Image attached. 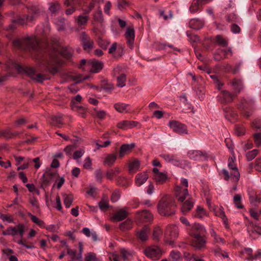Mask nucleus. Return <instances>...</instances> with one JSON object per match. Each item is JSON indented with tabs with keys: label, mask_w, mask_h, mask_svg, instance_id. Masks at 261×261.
<instances>
[{
	"label": "nucleus",
	"mask_w": 261,
	"mask_h": 261,
	"mask_svg": "<svg viewBox=\"0 0 261 261\" xmlns=\"http://www.w3.org/2000/svg\"><path fill=\"white\" fill-rule=\"evenodd\" d=\"M89 17L88 16L80 15L74 17V19L76 24L81 27L85 25L88 20Z\"/></svg>",
	"instance_id": "26"
},
{
	"label": "nucleus",
	"mask_w": 261,
	"mask_h": 261,
	"mask_svg": "<svg viewBox=\"0 0 261 261\" xmlns=\"http://www.w3.org/2000/svg\"><path fill=\"white\" fill-rule=\"evenodd\" d=\"M117 86L119 87H123L125 86L126 75L124 74H121L117 79Z\"/></svg>",
	"instance_id": "45"
},
{
	"label": "nucleus",
	"mask_w": 261,
	"mask_h": 261,
	"mask_svg": "<svg viewBox=\"0 0 261 261\" xmlns=\"http://www.w3.org/2000/svg\"><path fill=\"white\" fill-rule=\"evenodd\" d=\"M84 152H85V151L83 149H80V150L75 151L73 154V159L75 160H78L79 159H80L83 155Z\"/></svg>",
	"instance_id": "63"
},
{
	"label": "nucleus",
	"mask_w": 261,
	"mask_h": 261,
	"mask_svg": "<svg viewBox=\"0 0 261 261\" xmlns=\"http://www.w3.org/2000/svg\"><path fill=\"white\" fill-rule=\"evenodd\" d=\"M180 181L181 185L177 186L175 188V196L178 201L183 202L189 195L187 189L188 181L186 178H181Z\"/></svg>",
	"instance_id": "4"
},
{
	"label": "nucleus",
	"mask_w": 261,
	"mask_h": 261,
	"mask_svg": "<svg viewBox=\"0 0 261 261\" xmlns=\"http://www.w3.org/2000/svg\"><path fill=\"white\" fill-rule=\"evenodd\" d=\"M254 142L257 146L261 145V133H256L254 135Z\"/></svg>",
	"instance_id": "64"
},
{
	"label": "nucleus",
	"mask_w": 261,
	"mask_h": 261,
	"mask_svg": "<svg viewBox=\"0 0 261 261\" xmlns=\"http://www.w3.org/2000/svg\"><path fill=\"white\" fill-rule=\"evenodd\" d=\"M178 228L176 225H168L164 233L165 242L170 245H173L175 240L178 236Z\"/></svg>",
	"instance_id": "2"
},
{
	"label": "nucleus",
	"mask_w": 261,
	"mask_h": 261,
	"mask_svg": "<svg viewBox=\"0 0 261 261\" xmlns=\"http://www.w3.org/2000/svg\"><path fill=\"white\" fill-rule=\"evenodd\" d=\"M64 203L67 208H69L72 203L73 197L71 194H64Z\"/></svg>",
	"instance_id": "40"
},
{
	"label": "nucleus",
	"mask_w": 261,
	"mask_h": 261,
	"mask_svg": "<svg viewBox=\"0 0 261 261\" xmlns=\"http://www.w3.org/2000/svg\"><path fill=\"white\" fill-rule=\"evenodd\" d=\"M191 241V246L195 250H201L205 248L206 240L203 235L192 237Z\"/></svg>",
	"instance_id": "10"
},
{
	"label": "nucleus",
	"mask_w": 261,
	"mask_h": 261,
	"mask_svg": "<svg viewBox=\"0 0 261 261\" xmlns=\"http://www.w3.org/2000/svg\"><path fill=\"white\" fill-rule=\"evenodd\" d=\"M232 86L236 92H239L243 88L242 82L240 80L234 79L232 82Z\"/></svg>",
	"instance_id": "35"
},
{
	"label": "nucleus",
	"mask_w": 261,
	"mask_h": 261,
	"mask_svg": "<svg viewBox=\"0 0 261 261\" xmlns=\"http://www.w3.org/2000/svg\"><path fill=\"white\" fill-rule=\"evenodd\" d=\"M194 201L192 199H189L186 201L181 206L182 213L188 212L194 206Z\"/></svg>",
	"instance_id": "28"
},
{
	"label": "nucleus",
	"mask_w": 261,
	"mask_h": 261,
	"mask_svg": "<svg viewBox=\"0 0 261 261\" xmlns=\"http://www.w3.org/2000/svg\"><path fill=\"white\" fill-rule=\"evenodd\" d=\"M169 126L175 133L180 135H184L188 134V129L187 126L175 120L170 121L169 122Z\"/></svg>",
	"instance_id": "8"
},
{
	"label": "nucleus",
	"mask_w": 261,
	"mask_h": 261,
	"mask_svg": "<svg viewBox=\"0 0 261 261\" xmlns=\"http://www.w3.org/2000/svg\"><path fill=\"white\" fill-rule=\"evenodd\" d=\"M228 167L229 169L231 170L230 172V176L226 169H223L222 172L224 175V179L227 180L231 177L234 181H238L240 178V173L234 163V160L231 157L228 159Z\"/></svg>",
	"instance_id": "3"
},
{
	"label": "nucleus",
	"mask_w": 261,
	"mask_h": 261,
	"mask_svg": "<svg viewBox=\"0 0 261 261\" xmlns=\"http://www.w3.org/2000/svg\"><path fill=\"white\" fill-rule=\"evenodd\" d=\"M85 261H102L101 258L97 257L93 252H88L85 254Z\"/></svg>",
	"instance_id": "37"
},
{
	"label": "nucleus",
	"mask_w": 261,
	"mask_h": 261,
	"mask_svg": "<svg viewBox=\"0 0 261 261\" xmlns=\"http://www.w3.org/2000/svg\"><path fill=\"white\" fill-rule=\"evenodd\" d=\"M152 171L154 173V178L158 184H162L166 181L167 179L166 173L160 172L156 168H154Z\"/></svg>",
	"instance_id": "12"
},
{
	"label": "nucleus",
	"mask_w": 261,
	"mask_h": 261,
	"mask_svg": "<svg viewBox=\"0 0 261 261\" xmlns=\"http://www.w3.org/2000/svg\"><path fill=\"white\" fill-rule=\"evenodd\" d=\"M222 102H230L233 97V95L227 91H222L218 96Z\"/></svg>",
	"instance_id": "25"
},
{
	"label": "nucleus",
	"mask_w": 261,
	"mask_h": 261,
	"mask_svg": "<svg viewBox=\"0 0 261 261\" xmlns=\"http://www.w3.org/2000/svg\"><path fill=\"white\" fill-rule=\"evenodd\" d=\"M114 107L115 109L119 113H127L129 110V105L124 103H116L114 105Z\"/></svg>",
	"instance_id": "29"
},
{
	"label": "nucleus",
	"mask_w": 261,
	"mask_h": 261,
	"mask_svg": "<svg viewBox=\"0 0 261 261\" xmlns=\"http://www.w3.org/2000/svg\"><path fill=\"white\" fill-rule=\"evenodd\" d=\"M125 36L130 48H133L135 40V31L132 27L126 28Z\"/></svg>",
	"instance_id": "13"
},
{
	"label": "nucleus",
	"mask_w": 261,
	"mask_h": 261,
	"mask_svg": "<svg viewBox=\"0 0 261 261\" xmlns=\"http://www.w3.org/2000/svg\"><path fill=\"white\" fill-rule=\"evenodd\" d=\"M81 38L82 41V45L85 50H89L93 48V42L88 39V37L85 33H82Z\"/></svg>",
	"instance_id": "21"
},
{
	"label": "nucleus",
	"mask_w": 261,
	"mask_h": 261,
	"mask_svg": "<svg viewBox=\"0 0 261 261\" xmlns=\"http://www.w3.org/2000/svg\"><path fill=\"white\" fill-rule=\"evenodd\" d=\"M227 54L226 50L223 49H219L215 55V58L216 60H219L225 58Z\"/></svg>",
	"instance_id": "47"
},
{
	"label": "nucleus",
	"mask_w": 261,
	"mask_h": 261,
	"mask_svg": "<svg viewBox=\"0 0 261 261\" xmlns=\"http://www.w3.org/2000/svg\"><path fill=\"white\" fill-rule=\"evenodd\" d=\"M150 229L148 226H145L136 232L138 239L142 241H146L148 239Z\"/></svg>",
	"instance_id": "17"
},
{
	"label": "nucleus",
	"mask_w": 261,
	"mask_h": 261,
	"mask_svg": "<svg viewBox=\"0 0 261 261\" xmlns=\"http://www.w3.org/2000/svg\"><path fill=\"white\" fill-rule=\"evenodd\" d=\"M62 116L61 114L53 117L52 122L55 125L58 126L59 124L62 123Z\"/></svg>",
	"instance_id": "54"
},
{
	"label": "nucleus",
	"mask_w": 261,
	"mask_h": 261,
	"mask_svg": "<svg viewBox=\"0 0 261 261\" xmlns=\"http://www.w3.org/2000/svg\"><path fill=\"white\" fill-rule=\"evenodd\" d=\"M140 162L137 160L130 161L128 164V171L130 173H134L139 170Z\"/></svg>",
	"instance_id": "27"
},
{
	"label": "nucleus",
	"mask_w": 261,
	"mask_h": 261,
	"mask_svg": "<svg viewBox=\"0 0 261 261\" xmlns=\"http://www.w3.org/2000/svg\"><path fill=\"white\" fill-rule=\"evenodd\" d=\"M252 249L251 248H245L243 251L242 253L244 255H246L247 257L246 259L248 260H253V259H257L259 258L261 256V250H257L256 253L254 255H252Z\"/></svg>",
	"instance_id": "18"
},
{
	"label": "nucleus",
	"mask_w": 261,
	"mask_h": 261,
	"mask_svg": "<svg viewBox=\"0 0 261 261\" xmlns=\"http://www.w3.org/2000/svg\"><path fill=\"white\" fill-rule=\"evenodd\" d=\"M72 109L76 111L82 117H84L87 113V109L84 107L80 105H74V102L72 105Z\"/></svg>",
	"instance_id": "33"
},
{
	"label": "nucleus",
	"mask_w": 261,
	"mask_h": 261,
	"mask_svg": "<svg viewBox=\"0 0 261 261\" xmlns=\"http://www.w3.org/2000/svg\"><path fill=\"white\" fill-rule=\"evenodd\" d=\"M187 155L190 159L194 161H201L205 158L204 154L200 150H189L187 152Z\"/></svg>",
	"instance_id": "15"
},
{
	"label": "nucleus",
	"mask_w": 261,
	"mask_h": 261,
	"mask_svg": "<svg viewBox=\"0 0 261 261\" xmlns=\"http://www.w3.org/2000/svg\"><path fill=\"white\" fill-rule=\"evenodd\" d=\"M79 254L77 255L76 260L78 261H82V259H83L82 253H83V247L82 242H80L79 243Z\"/></svg>",
	"instance_id": "61"
},
{
	"label": "nucleus",
	"mask_w": 261,
	"mask_h": 261,
	"mask_svg": "<svg viewBox=\"0 0 261 261\" xmlns=\"http://www.w3.org/2000/svg\"><path fill=\"white\" fill-rule=\"evenodd\" d=\"M108 257L110 261H120L119 256L116 252L109 253Z\"/></svg>",
	"instance_id": "58"
},
{
	"label": "nucleus",
	"mask_w": 261,
	"mask_h": 261,
	"mask_svg": "<svg viewBox=\"0 0 261 261\" xmlns=\"http://www.w3.org/2000/svg\"><path fill=\"white\" fill-rule=\"evenodd\" d=\"M64 5L67 7L71 6L70 8L67 9L65 11V13L67 15L72 14L75 11L76 8L75 6L76 3L74 2H70V0H67L65 2Z\"/></svg>",
	"instance_id": "31"
},
{
	"label": "nucleus",
	"mask_w": 261,
	"mask_h": 261,
	"mask_svg": "<svg viewBox=\"0 0 261 261\" xmlns=\"http://www.w3.org/2000/svg\"><path fill=\"white\" fill-rule=\"evenodd\" d=\"M161 156L167 162L170 163L175 166H178L181 165V166L183 168H185L184 164H187V166L190 167V164L186 161H182V163H180L177 158L173 155L164 154L161 155Z\"/></svg>",
	"instance_id": "11"
},
{
	"label": "nucleus",
	"mask_w": 261,
	"mask_h": 261,
	"mask_svg": "<svg viewBox=\"0 0 261 261\" xmlns=\"http://www.w3.org/2000/svg\"><path fill=\"white\" fill-rule=\"evenodd\" d=\"M134 146V143L123 144L120 148V158H122L123 156L129 153Z\"/></svg>",
	"instance_id": "20"
},
{
	"label": "nucleus",
	"mask_w": 261,
	"mask_h": 261,
	"mask_svg": "<svg viewBox=\"0 0 261 261\" xmlns=\"http://www.w3.org/2000/svg\"><path fill=\"white\" fill-rule=\"evenodd\" d=\"M55 23L57 26V30L59 31L62 30L64 29V19L63 18H60L57 19L55 21Z\"/></svg>",
	"instance_id": "52"
},
{
	"label": "nucleus",
	"mask_w": 261,
	"mask_h": 261,
	"mask_svg": "<svg viewBox=\"0 0 261 261\" xmlns=\"http://www.w3.org/2000/svg\"><path fill=\"white\" fill-rule=\"evenodd\" d=\"M117 159V156L115 154H107L105 158V160L104 161V164L112 165H113L116 161Z\"/></svg>",
	"instance_id": "36"
},
{
	"label": "nucleus",
	"mask_w": 261,
	"mask_h": 261,
	"mask_svg": "<svg viewBox=\"0 0 261 261\" xmlns=\"http://www.w3.org/2000/svg\"><path fill=\"white\" fill-rule=\"evenodd\" d=\"M144 252L148 258L152 260H158L162 255L163 251L159 246L153 245L147 247Z\"/></svg>",
	"instance_id": "5"
},
{
	"label": "nucleus",
	"mask_w": 261,
	"mask_h": 261,
	"mask_svg": "<svg viewBox=\"0 0 261 261\" xmlns=\"http://www.w3.org/2000/svg\"><path fill=\"white\" fill-rule=\"evenodd\" d=\"M200 1L199 0H194L190 8V11L192 13H195L198 11L199 8Z\"/></svg>",
	"instance_id": "48"
},
{
	"label": "nucleus",
	"mask_w": 261,
	"mask_h": 261,
	"mask_svg": "<svg viewBox=\"0 0 261 261\" xmlns=\"http://www.w3.org/2000/svg\"><path fill=\"white\" fill-rule=\"evenodd\" d=\"M31 160L30 159H27L24 160V163L17 167V170H23L28 168L29 164L31 163Z\"/></svg>",
	"instance_id": "62"
},
{
	"label": "nucleus",
	"mask_w": 261,
	"mask_h": 261,
	"mask_svg": "<svg viewBox=\"0 0 261 261\" xmlns=\"http://www.w3.org/2000/svg\"><path fill=\"white\" fill-rule=\"evenodd\" d=\"M242 197L240 194H237L233 197V202L237 208H241L243 205L241 203Z\"/></svg>",
	"instance_id": "50"
},
{
	"label": "nucleus",
	"mask_w": 261,
	"mask_h": 261,
	"mask_svg": "<svg viewBox=\"0 0 261 261\" xmlns=\"http://www.w3.org/2000/svg\"><path fill=\"white\" fill-rule=\"evenodd\" d=\"M24 232V225L23 224H19L15 227L10 226L6 230L2 232L4 236H15L19 235L22 237Z\"/></svg>",
	"instance_id": "6"
},
{
	"label": "nucleus",
	"mask_w": 261,
	"mask_h": 261,
	"mask_svg": "<svg viewBox=\"0 0 261 261\" xmlns=\"http://www.w3.org/2000/svg\"><path fill=\"white\" fill-rule=\"evenodd\" d=\"M29 216L32 221L37 224L39 227L42 228H44L45 227V223L43 220L39 219L37 216L31 214H30Z\"/></svg>",
	"instance_id": "39"
},
{
	"label": "nucleus",
	"mask_w": 261,
	"mask_h": 261,
	"mask_svg": "<svg viewBox=\"0 0 261 261\" xmlns=\"http://www.w3.org/2000/svg\"><path fill=\"white\" fill-rule=\"evenodd\" d=\"M211 210L212 211L214 214L220 218L224 217L225 214L222 207H219L218 206H214L211 208Z\"/></svg>",
	"instance_id": "41"
},
{
	"label": "nucleus",
	"mask_w": 261,
	"mask_h": 261,
	"mask_svg": "<svg viewBox=\"0 0 261 261\" xmlns=\"http://www.w3.org/2000/svg\"><path fill=\"white\" fill-rule=\"evenodd\" d=\"M249 200L252 205L256 206L261 203V197L259 196L251 195L249 197Z\"/></svg>",
	"instance_id": "49"
},
{
	"label": "nucleus",
	"mask_w": 261,
	"mask_h": 261,
	"mask_svg": "<svg viewBox=\"0 0 261 261\" xmlns=\"http://www.w3.org/2000/svg\"><path fill=\"white\" fill-rule=\"evenodd\" d=\"M50 32V27L49 23L46 22L44 24L38 25L37 27V32L38 34L46 36Z\"/></svg>",
	"instance_id": "24"
},
{
	"label": "nucleus",
	"mask_w": 261,
	"mask_h": 261,
	"mask_svg": "<svg viewBox=\"0 0 261 261\" xmlns=\"http://www.w3.org/2000/svg\"><path fill=\"white\" fill-rule=\"evenodd\" d=\"M210 233L212 237L213 238L215 243H217L220 245H224L225 241L224 239L220 237L214 230V229H210Z\"/></svg>",
	"instance_id": "32"
},
{
	"label": "nucleus",
	"mask_w": 261,
	"mask_h": 261,
	"mask_svg": "<svg viewBox=\"0 0 261 261\" xmlns=\"http://www.w3.org/2000/svg\"><path fill=\"white\" fill-rule=\"evenodd\" d=\"M87 194L93 198H95V196L97 194V189L93 186H91L90 190L87 192Z\"/></svg>",
	"instance_id": "59"
},
{
	"label": "nucleus",
	"mask_w": 261,
	"mask_h": 261,
	"mask_svg": "<svg viewBox=\"0 0 261 261\" xmlns=\"http://www.w3.org/2000/svg\"><path fill=\"white\" fill-rule=\"evenodd\" d=\"M257 150L253 149L246 153V157L249 161L252 160L256 155Z\"/></svg>",
	"instance_id": "56"
},
{
	"label": "nucleus",
	"mask_w": 261,
	"mask_h": 261,
	"mask_svg": "<svg viewBox=\"0 0 261 261\" xmlns=\"http://www.w3.org/2000/svg\"><path fill=\"white\" fill-rule=\"evenodd\" d=\"M61 8L60 4L58 2L51 3L49 4V10L52 13H55Z\"/></svg>",
	"instance_id": "51"
},
{
	"label": "nucleus",
	"mask_w": 261,
	"mask_h": 261,
	"mask_svg": "<svg viewBox=\"0 0 261 261\" xmlns=\"http://www.w3.org/2000/svg\"><path fill=\"white\" fill-rule=\"evenodd\" d=\"M170 257L172 261H181L182 256L178 251H172L170 253Z\"/></svg>",
	"instance_id": "46"
},
{
	"label": "nucleus",
	"mask_w": 261,
	"mask_h": 261,
	"mask_svg": "<svg viewBox=\"0 0 261 261\" xmlns=\"http://www.w3.org/2000/svg\"><path fill=\"white\" fill-rule=\"evenodd\" d=\"M67 254L71 260H76L77 255L75 250L68 248Z\"/></svg>",
	"instance_id": "60"
},
{
	"label": "nucleus",
	"mask_w": 261,
	"mask_h": 261,
	"mask_svg": "<svg viewBox=\"0 0 261 261\" xmlns=\"http://www.w3.org/2000/svg\"><path fill=\"white\" fill-rule=\"evenodd\" d=\"M23 43L27 44L28 48L36 49L39 45L40 41L35 36H33L27 37L23 41Z\"/></svg>",
	"instance_id": "16"
},
{
	"label": "nucleus",
	"mask_w": 261,
	"mask_h": 261,
	"mask_svg": "<svg viewBox=\"0 0 261 261\" xmlns=\"http://www.w3.org/2000/svg\"><path fill=\"white\" fill-rule=\"evenodd\" d=\"M98 205L99 208L101 211L106 210L109 206L108 200L106 199H102V200L98 203Z\"/></svg>",
	"instance_id": "53"
},
{
	"label": "nucleus",
	"mask_w": 261,
	"mask_h": 261,
	"mask_svg": "<svg viewBox=\"0 0 261 261\" xmlns=\"http://www.w3.org/2000/svg\"><path fill=\"white\" fill-rule=\"evenodd\" d=\"M120 252L124 260H128L133 254V251H128L124 248L121 249Z\"/></svg>",
	"instance_id": "43"
},
{
	"label": "nucleus",
	"mask_w": 261,
	"mask_h": 261,
	"mask_svg": "<svg viewBox=\"0 0 261 261\" xmlns=\"http://www.w3.org/2000/svg\"><path fill=\"white\" fill-rule=\"evenodd\" d=\"M190 227V228H187V231L192 238L202 235L206 232L205 227L199 223H194Z\"/></svg>",
	"instance_id": "9"
},
{
	"label": "nucleus",
	"mask_w": 261,
	"mask_h": 261,
	"mask_svg": "<svg viewBox=\"0 0 261 261\" xmlns=\"http://www.w3.org/2000/svg\"><path fill=\"white\" fill-rule=\"evenodd\" d=\"M44 228H45L47 230L52 232H58L59 229V226L54 224H50L47 226L45 225V227Z\"/></svg>",
	"instance_id": "57"
},
{
	"label": "nucleus",
	"mask_w": 261,
	"mask_h": 261,
	"mask_svg": "<svg viewBox=\"0 0 261 261\" xmlns=\"http://www.w3.org/2000/svg\"><path fill=\"white\" fill-rule=\"evenodd\" d=\"M175 204L173 198L169 195L163 196L158 204V213L163 216H169L175 213Z\"/></svg>",
	"instance_id": "1"
},
{
	"label": "nucleus",
	"mask_w": 261,
	"mask_h": 261,
	"mask_svg": "<svg viewBox=\"0 0 261 261\" xmlns=\"http://www.w3.org/2000/svg\"><path fill=\"white\" fill-rule=\"evenodd\" d=\"M217 42L222 46H225L227 45V41L220 35H217L216 37Z\"/></svg>",
	"instance_id": "55"
},
{
	"label": "nucleus",
	"mask_w": 261,
	"mask_h": 261,
	"mask_svg": "<svg viewBox=\"0 0 261 261\" xmlns=\"http://www.w3.org/2000/svg\"><path fill=\"white\" fill-rule=\"evenodd\" d=\"M120 172V169L118 167H115L107 171L106 177L109 179H112L115 176H117Z\"/></svg>",
	"instance_id": "38"
},
{
	"label": "nucleus",
	"mask_w": 261,
	"mask_h": 261,
	"mask_svg": "<svg viewBox=\"0 0 261 261\" xmlns=\"http://www.w3.org/2000/svg\"><path fill=\"white\" fill-rule=\"evenodd\" d=\"M162 233L163 231L161 228L158 226H155L153 231V239L154 241H159Z\"/></svg>",
	"instance_id": "42"
},
{
	"label": "nucleus",
	"mask_w": 261,
	"mask_h": 261,
	"mask_svg": "<svg viewBox=\"0 0 261 261\" xmlns=\"http://www.w3.org/2000/svg\"><path fill=\"white\" fill-rule=\"evenodd\" d=\"M127 212L125 208H122L115 213L112 219L116 221H120L125 219Z\"/></svg>",
	"instance_id": "23"
},
{
	"label": "nucleus",
	"mask_w": 261,
	"mask_h": 261,
	"mask_svg": "<svg viewBox=\"0 0 261 261\" xmlns=\"http://www.w3.org/2000/svg\"><path fill=\"white\" fill-rule=\"evenodd\" d=\"M137 122L133 121L122 120L119 122L117 126L118 128L124 130L132 128L136 126Z\"/></svg>",
	"instance_id": "19"
},
{
	"label": "nucleus",
	"mask_w": 261,
	"mask_h": 261,
	"mask_svg": "<svg viewBox=\"0 0 261 261\" xmlns=\"http://www.w3.org/2000/svg\"><path fill=\"white\" fill-rule=\"evenodd\" d=\"M133 222L130 219H127L120 224V228L122 230H127L132 227Z\"/></svg>",
	"instance_id": "44"
},
{
	"label": "nucleus",
	"mask_w": 261,
	"mask_h": 261,
	"mask_svg": "<svg viewBox=\"0 0 261 261\" xmlns=\"http://www.w3.org/2000/svg\"><path fill=\"white\" fill-rule=\"evenodd\" d=\"M81 63L83 65H86L89 69L90 71L93 73L98 72L103 67V64L101 62L95 59H92L88 61L83 59Z\"/></svg>",
	"instance_id": "7"
},
{
	"label": "nucleus",
	"mask_w": 261,
	"mask_h": 261,
	"mask_svg": "<svg viewBox=\"0 0 261 261\" xmlns=\"http://www.w3.org/2000/svg\"><path fill=\"white\" fill-rule=\"evenodd\" d=\"M123 52V48L122 46H118L116 43H113L109 49V53L112 54L115 57L121 56Z\"/></svg>",
	"instance_id": "14"
},
{
	"label": "nucleus",
	"mask_w": 261,
	"mask_h": 261,
	"mask_svg": "<svg viewBox=\"0 0 261 261\" xmlns=\"http://www.w3.org/2000/svg\"><path fill=\"white\" fill-rule=\"evenodd\" d=\"M139 219H143L145 221H149L153 219V215L147 211H143L139 212L137 215Z\"/></svg>",
	"instance_id": "30"
},
{
	"label": "nucleus",
	"mask_w": 261,
	"mask_h": 261,
	"mask_svg": "<svg viewBox=\"0 0 261 261\" xmlns=\"http://www.w3.org/2000/svg\"><path fill=\"white\" fill-rule=\"evenodd\" d=\"M207 216V213L206 211L201 206H197L196 211L194 215L195 217H197L200 219H202Z\"/></svg>",
	"instance_id": "34"
},
{
	"label": "nucleus",
	"mask_w": 261,
	"mask_h": 261,
	"mask_svg": "<svg viewBox=\"0 0 261 261\" xmlns=\"http://www.w3.org/2000/svg\"><path fill=\"white\" fill-rule=\"evenodd\" d=\"M148 178L147 172H143L138 174L135 177V183L137 186H141L144 184Z\"/></svg>",
	"instance_id": "22"
}]
</instances>
